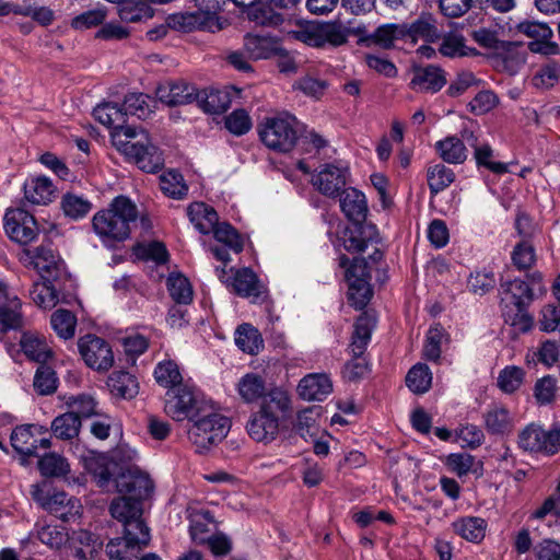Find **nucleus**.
Masks as SVG:
<instances>
[{
    "instance_id": "f257e3e1",
    "label": "nucleus",
    "mask_w": 560,
    "mask_h": 560,
    "mask_svg": "<svg viewBox=\"0 0 560 560\" xmlns=\"http://www.w3.org/2000/svg\"><path fill=\"white\" fill-rule=\"evenodd\" d=\"M298 30L288 35H438L436 20L431 14H421L411 24H383L373 30L358 20L338 16L330 23L296 21Z\"/></svg>"
},
{
    "instance_id": "f03ea898",
    "label": "nucleus",
    "mask_w": 560,
    "mask_h": 560,
    "mask_svg": "<svg viewBox=\"0 0 560 560\" xmlns=\"http://www.w3.org/2000/svg\"><path fill=\"white\" fill-rule=\"evenodd\" d=\"M139 212L136 203L128 197H115L107 208L98 210L92 218V228L101 243L107 248L130 237L131 226L137 222Z\"/></svg>"
},
{
    "instance_id": "7ed1b4c3",
    "label": "nucleus",
    "mask_w": 560,
    "mask_h": 560,
    "mask_svg": "<svg viewBox=\"0 0 560 560\" xmlns=\"http://www.w3.org/2000/svg\"><path fill=\"white\" fill-rule=\"evenodd\" d=\"M291 410L292 401L288 392L279 387L271 388L247 421L248 435L258 443H271L278 438L280 424Z\"/></svg>"
},
{
    "instance_id": "20e7f679",
    "label": "nucleus",
    "mask_w": 560,
    "mask_h": 560,
    "mask_svg": "<svg viewBox=\"0 0 560 560\" xmlns=\"http://www.w3.org/2000/svg\"><path fill=\"white\" fill-rule=\"evenodd\" d=\"M113 144L147 173H156L164 165L162 152L143 129L120 128L113 135Z\"/></svg>"
},
{
    "instance_id": "39448f33",
    "label": "nucleus",
    "mask_w": 560,
    "mask_h": 560,
    "mask_svg": "<svg viewBox=\"0 0 560 560\" xmlns=\"http://www.w3.org/2000/svg\"><path fill=\"white\" fill-rule=\"evenodd\" d=\"M375 326L376 319L369 313H363L357 318L349 345L351 359L342 370L345 380L357 382L369 372L370 364L365 353Z\"/></svg>"
},
{
    "instance_id": "423d86ee",
    "label": "nucleus",
    "mask_w": 560,
    "mask_h": 560,
    "mask_svg": "<svg viewBox=\"0 0 560 560\" xmlns=\"http://www.w3.org/2000/svg\"><path fill=\"white\" fill-rule=\"evenodd\" d=\"M300 121L289 113L267 117L258 126L261 142L270 150L288 153L296 144L300 133Z\"/></svg>"
},
{
    "instance_id": "0eeeda50",
    "label": "nucleus",
    "mask_w": 560,
    "mask_h": 560,
    "mask_svg": "<svg viewBox=\"0 0 560 560\" xmlns=\"http://www.w3.org/2000/svg\"><path fill=\"white\" fill-rule=\"evenodd\" d=\"M188 430V436L196 446L197 452L202 453L220 443L230 430V420L221 413L206 406L205 410L196 416Z\"/></svg>"
},
{
    "instance_id": "6e6552de",
    "label": "nucleus",
    "mask_w": 560,
    "mask_h": 560,
    "mask_svg": "<svg viewBox=\"0 0 560 560\" xmlns=\"http://www.w3.org/2000/svg\"><path fill=\"white\" fill-rule=\"evenodd\" d=\"M109 512L115 520L122 523L126 538L130 545L149 544L150 529L141 518V502L120 497L112 501Z\"/></svg>"
},
{
    "instance_id": "1a4fd4ad",
    "label": "nucleus",
    "mask_w": 560,
    "mask_h": 560,
    "mask_svg": "<svg viewBox=\"0 0 560 560\" xmlns=\"http://www.w3.org/2000/svg\"><path fill=\"white\" fill-rule=\"evenodd\" d=\"M206 402L199 397L194 387L179 385L167 389L165 394V412L176 421L195 419L205 410Z\"/></svg>"
},
{
    "instance_id": "9d476101",
    "label": "nucleus",
    "mask_w": 560,
    "mask_h": 560,
    "mask_svg": "<svg viewBox=\"0 0 560 560\" xmlns=\"http://www.w3.org/2000/svg\"><path fill=\"white\" fill-rule=\"evenodd\" d=\"M518 446L525 452L553 455L560 451V428L545 430L530 423L520 432Z\"/></svg>"
},
{
    "instance_id": "9b49d317",
    "label": "nucleus",
    "mask_w": 560,
    "mask_h": 560,
    "mask_svg": "<svg viewBox=\"0 0 560 560\" xmlns=\"http://www.w3.org/2000/svg\"><path fill=\"white\" fill-rule=\"evenodd\" d=\"M346 281L348 283V300L357 310H362L372 298L370 285V270L365 259L354 258L346 268Z\"/></svg>"
},
{
    "instance_id": "f8f14e48",
    "label": "nucleus",
    "mask_w": 560,
    "mask_h": 560,
    "mask_svg": "<svg viewBox=\"0 0 560 560\" xmlns=\"http://www.w3.org/2000/svg\"><path fill=\"white\" fill-rule=\"evenodd\" d=\"M78 348L85 364L97 372H107L114 365L112 347L101 337L85 335L79 339Z\"/></svg>"
},
{
    "instance_id": "ddd939ff",
    "label": "nucleus",
    "mask_w": 560,
    "mask_h": 560,
    "mask_svg": "<svg viewBox=\"0 0 560 560\" xmlns=\"http://www.w3.org/2000/svg\"><path fill=\"white\" fill-rule=\"evenodd\" d=\"M165 25L170 30L179 33H217L223 30L217 16L200 11L171 14L166 18Z\"/></svg>"
},
{
    "instance_id": "4468645a",
    "label": "nucleus",
    "mask_w": 560,
    "mask_h": 560,
    "mask_svg": "<svg viewBox=\"0 0 560 560\" xmlns=\"http://www.w3.org/2000/svg\"><path fill=\"white\" fill-rule=\"evenodd\" d=\"M139 454L137 450L128 444H119L112 453V463H107L104 457L100 458L95 464H89V469L97 479V483L104 487L114 477L110 465L119 466L120 471L128 468V466L137 465Z\"/></svg>"
},
{
    "instance_id": "2eb2a0df",
    "label": "nucleus",
    "mask_w": 560,
    "mask_h": 560,
    "mask_svg": "<svg viewBox=\"0 0 560 560\" xmlns=\"http://www.w3.org/2000/svg\"><path fill=\"white\" fill-rule=\"evenodd\" d=\"M117 491L128 494L127 498L141 502L150 495L153 490V482L149 475L141 470L138 465L128 466L115 477Z\"/></svg>"
},
{
    "instance_id": "dca6fc26",
    "label": "nucleus",
    "mask_w": 560,
    "mask_h": 560,
    "mask_svg": "<svg viewBox=\"0 0 560 560\" xmlns=\"http://www.w3.org/2000/svg\"><path fill=\"white\" fill-rule=\"evenodd\" d=\"M3 226L8 236L20 244L32 243L38 234L35 218L23 209H10L5 212Z\"/></svg>"
},
{
    "instance_id": "f3484780",
    "label": "nucleus",
    "mask_w": 560,
    "mask_h": 560,
    "mask_svg": "<svg viewBox=\"0 0 560 560\" xmlns=\"http://www.w3.org/2000/svg\"><path fill=\"white\" fill-rule=\"evenodd\" d=\"M107 10L105 8H95L82 12L71 20V27L75 32H86L94 27L102 26L96 35H128L129 31L122 28L117 23H105Z\"/></svg>"
},
{
    "instance_id": "a211bd4d",
    "label": "nucleus",
    "mask_w": 560,
    "mask_h": 560,
    "mask_svg": "<svg viewBox=\"0 0 560 560\" xmlns=\"http://www.w3.org/2000/svg\"><path fill=\"white\" fill-rule=\"evenodd\" d=\"M348 168L335 164H324L312 176V185L323 195L335 198L340 195L347 184Z\"/></svg>"
},
{
    "instance_id": "6ab92c4d",
    "label": "nucleus",
    "mask_w": 560,
    "mask_h": 560,
    "mask_svg": "<svg viewBox=\"0 0 560 560\" xmlns=\"http://www.w3.org/2000/svg\"><path fill=\"white\" fill-rule=\"evenodd\" d=\"M217 242L221 243L223 247L215 246L211 248L213 256L228 264L230 261L229 250L238 254L243 250L244 242L240 233L228 222H218L215 228L211 231Z\"/></svg>"
},
{
    "instance_id": "aec40b11",
    "label": "nucleus",
    "mask_w": 560,
    "mask_h": 560,
    "mask_svg": "<svg viewBox=\"0 0 560 560\" xmlns=\"http://www.w3.org/2000/svg\"><path fill=\"white\" fill-rule=\"evenodd\" d=\"M22 260L25 265L33 266L44 279L54 277L61 262L59 255L49 245L24 249Z\"/></svg>"
},
{
    "instance_id": "412c9836",
    "label": "nucleus",
    "mask_w": 560,
    "mask_h": 560,
    "mask_svg": "<svg viewBox=\"0 0 560 560\" xmlns=\"http://www.w3.org/2000/svg\"><path fill=\"white\" fill-rule=\"evenodd\" d=\"M215 271L220 280L228 282L240 296L258 299L261 294L259 280L256 273L249 268H242L235 271L231 269V271H233L231 281L224 280V275L226 273L224 268H217Z\"/></svg>"
},
{
    "instance_id": "4be33fe9",
    "label": "nucleus",
    "mask_w": 560,
    "mask_h": 560,
    "mask_svg": "<svg viewBox=\"0 0 560 560\" xmlns=\"http://www.w3.org/2000/svg\"><path fill=\"white\" fill-rule=\"evenodd\" d=\"M446 84L444 71L436 66L413 67L409 88L418 93H436Z\"/></svg>"
},
{
    "instance_id": "5701e85b",
    "label": "nucleus",
    "mask_w": 560,
    "mask_h": 560,
    "mask_svg": "<svg viewBox=\"0 0 560 560\" xmlns=\"http://www.w3.org/2000/svg\"><path fill=\"white\" fill-rule=\"evenodd\" d=\"M46 431L45 427L37 424L18 425L11 433V445L24 457L37 456V436Z\"/></svg>"
},
{
    "instance_id": "b1692460",
    "label": "nucleus",
    "mask_w": 560,
    "mask_h": 560,
    "mask_svg": "<svg viewBox=\"0 0 560 560\" xmlns=\"http://www.w3.org/2000/svg\"><path fill=\"white\" fill-rule=\"evenodd\" d=\"M155 94L160 102L177 106L195 102L197 89L185 81L167 82L159 85Z\"/></svg>"
},
{
    "instance_id": "393cba45",
    "label": "nucleus",
    "mask_w": 560,
    "mask_h": 560,
    "mask_svg": "<svg viewBox=\"0 0 560 560\" xmlns=\"http://www.w3.org/2000/svg\"><path fill=\"white\" fill-rule=\"evenodd\" d=\"M21 302L9 292L5 283L0 281V331L5 332L22 326Z\"/></svg>"
},
{
    "instance_id": "a878e982",
    "label": "nucleus",
    "mask_w": 560,
    "mask_h": 560,
    "mask_svg": "<svg viewBox=\"0 0 560 560\" xmlns=\"http://www.w3.org/2000/svg\"><path fill=\"white\" fill-rule=\"evenodd\" d=\"M478 45L488 50V56L503 61L524 62L525 57L520 52L521 42L500 40L499 37H474Z\"/></svg>"
},
{
    "instance_id": "bb28decb",
    "label": "nucleus",
    "mask_w": 560,
    "mask_h": 560,
    "mask_svg": "<svg viewBox=\"0 0 560 560\" xmlns=\"http://www.w3.org/2000/svg\"><path fill=\"white\" fill-rule=\"evenodd\" d=\"M23 191L28 203L46 206L54 200L56 187L46 176H31L24 182Z\"/></svg>"
},
{
    "instance_id": "cd10ccee",
    "label": "nucleus",
    "mask_w": 560,
    "mask_h": 560,
    "mask_svg": "<svg viewBox=\"0 0 560 560\" xmlns=\"http://www.w3.org/2000/svg\"><path fill=\"white\" fill-rule=\"evenodd\" d=\"M483 423L488 433L505 435L513 431L515 418L503 405L493 404L483 413Z\"/></svg>"
},
{
    "instance_id": "c85d7f7f",
    "label": "nucleus",
    "mask_w": 560,
    "mask_h": 560,
    "mask_svg": "<svg viewBox=\"0 0 560 560\" xmlns=\"http://www.w3.org/2000/svg\"><path fill=\"white\" fill-rule=\"evenodd\" d=\"M332 392V383L327 374H308L299 385L298 393L304 400H324Z\"/></svg>"
},
{
    "instance_id": "c756f323",
    "label": "nucleus",
    "mask_w": 560,
    "mask_h": 560,
    "mask_svg": "<svg viewBox=\"0 0 560 560\" xmlns=\"http://www.w3.org/2000/svg\"><path fill=\"white\" fill-rule=\"evenodd\" d=\"M244 50L248 59L273 58L283 52L280 37H245Z\"/></svg>"
},
{
    "instance_id": "7c9ffc66",
    "label": "nucleus",
    "mask_w": 560,
    "mask_h": 560,
    "mask_svg": "<svg viewBox=\"0 0 560 560\" xmlns=\"http://www.w3.org/2000/svg\"><path fill=\"white\" fill-rule=\"evenodd\" d=\"M340 208L345 215L354 223H361L368 214V202L363 192L349 187L340 195Z\"/></svg>"
},
{
    "instance_id": "2f4dec72",
    "label": "nucleus",
    "mask_w": 560,
    "mask_h": 560,
    "mask_svg": "<svg viewBox=\"0 0 560 560\" xmlns=\"http://www.w3.org/2000/svg\"><path fill=\"white\" fill-rule=\"evenodd\" d=\"M438 155L447 164H463L468 156L464 141L456 136H447L434 144Z\"/></svg>"
},
{
    "instance_id": "473e14b6",
    "label": "nucleus",
    "mask_w": 560,
    "mask_h": 560,
    "mask_svg": "<svg viewBox=\"0 0 560 560\" xmlns=\"http://www.w3.org/2000/svg\"><path fill=\"white\" fill-rule=\"evenodd\" d=\"M187 213L195 229L201 234H210L219 222L214 208L205 202H192Z\"/></svg>"
},
{
    "instance_id": "72a5a7b5",
    "label": "nucleus",
    "mask_w": 560,
    "mask_h": 560,
    "mask_svg": "<svg viewBox=\"0 0 560 560\" xmlns=\"http://www.w3.org/2000/svg\"><path fill=\"white\" fill-rule=\"evenodd\" d=\"M20 346L23 353L32 361L45 363L51 355V349L44 336L26 331L22 335Z\"/></svg>"
},
{
    "instance_id": "f704fd0d",
    "label": "nucleus",
    "mask_w": 560,
    "mask_h": 560,
    "mask_svg": "<svg viewBox=\"0 0 560 560\" xmlns=\"http://www.w3.org/2000/svg\"><path fill=\"white\" fill-rule=\"evenodd\" d=\"M236 390L241 399L247 404L255 402L267 396L266 381L257 373H246L243 375L237 384Z\"/></svg>"
},
{
    "instance_id": "c9c22d12",
    "label": "nucleus",
    "mask_w": 560,
    "mask_h": 560,
    "mask_svg": "<svg viewBox=\"0 0 560 560\" xmlns=\"http://www.w3.org/2000/svg\"><path fill=\"white\" fill-rule=\"evenodd\" d=\"M199 108L208 114H222L231 106V95L225 90H203L198 92L196 100Z\"/></svg>"
},
{
    "instance_id": "e433bc0d",
    "label": "nucleus",
    "mask_w": 560,
    "mask_h": 560,
    "mask_svg": "<svg viewBox=\"0 0 560 560\" xmlns=\"http://www.w3.org/2000/svg\"><path fill=\"white\" fill-rule=\"evenodd\" d=\"M453 530L467 541L478 544L487 530V522L478 516H464L452 523Z\"/></svg>"
},
{
    "instance_id": "4c0bfd02",
    "label": "nucleus",
    "mask_w": 560,
    "mask_h": 560,
    "mask_svg": "<svg viewBox=\"0 0 560 560\" xmlns=\"http://www.w3.org/2000/svg\"><path fill=\"white\" fill-rule=\"evenodd\" d=\"M463 138L469 141V139H474L475 142L470 143L474 148V158L476 160L477 166L486 167L490 172L494 174H504L508 172V165L501 162H495L492 160L494 156V152L489 143H477V139H475L474 133L471 131L465 130L463 132Z\"/></svg>"
},
{
    "instance_id": "58836bf2",
    "label": "nucleus",
    "mask_w": 560,
    "mask_h": 560,
    "mask_svg": "<svg viewBox=\"0 0 560 560\" xmlns=\"http://www.w3.org/2000/svg\"><path fill=\"white\" fill-rule=\"evenodd\" d=\"M93 115L98 122L113 129L112 137L118 129L129 127L124 125L126 113L116 103L106 102L97 105L93 110Z\"/></svg>"
},
{
    "instance_id": "ea45409f",
    "label": "nucleus",
    "mask_w": 560,
    "mask_h": 560,
    "mask_svg": "<svg viewBox=\"0 0 560 560\" xmlns=\"http://www.w3.org/2000/svg\"><path fill=\"white\" fill-rule=\"evenodd\" d=\"M107 386L116 397L131 399L138 394V382L129 372H114L108 377Z\"/></svg>"
},
{
    "instance_id": "a19ab883",
    "label": "nucleus",
    "mask_w": 560,
    "mask_h": 560,
    "mask_svg": "<svg viewBox=\"0 0 560 560\" xmlns=\"http://www.w3.org/2000/svg\"><path fill=\"white\" fill-rule=\"evenodd\" d=\"M71 540L73 544L81 546L75 550V557L81 560L93 558L103 546V540L97 535L86 529L73 530Z\"/></svg>"
},
{
    "instance_id": "79ce46f5",
    "label": "nucleus",
    "mask_w": 560,
    "mask_h": 560,
    "mask_svg": "<svg viewBox=\"0 0 560 560\" xmlns=\"http://www.w3.org/2000/svg\"><path fill=\"white\" fill-rule=\"evenodd\" d=\"M455 178L454 171L443 163L430 165L427 170V182L432 195L445 190L454 183Z\"/></svg>"
},
{
    "instance_id": "37998d69",
    "label": "nucleus",
    "mask_w": 560,
    "mask_h": 560,
    "mask_svg": "<svg viewBox=\"0 0 560 560\" xmlns=\"http://www.w3.org/2000/svg\"><path fill=\"white\" fill-rule=\"evenodd\" d=\"M235 345L248 354H257L264 348V340L255 327L250 324L238 326L235 331Z\"/></svg>"
},
{
    "instance_id": "c03bdc74",
    "label": "nucleus",
    "mask_w": 560,
    "mask_h": 560,
    "mask_svg": "<svg viewBox=\"0 0 560 560\" xmlns=\"http://www.w3.org/2000/svg\"><path fill=\"white\" fill-rule=\"evenodd\" d=\"M433 375L425 363L415 364L406 375L407 387L417 395L427 393L432 386Z\"/></svg>"
},
{
    "instance_id": "a18cd8bd",
    "label": "nucleus",
    "mask_w": 560,
    "mask_h": 560,
    "mask_svg": "<svg viewBox=\"0 0 560 560\" xmlns=\"http://www.w3.org/2000/svg\"><path fill=\"white\" fill-rule=\"evenodd\" d=\"M155 100L151 96L143 93H129L125 96L121 108L126 116L132 115L145 119L153 112Z\"/></svg>"
},
{
    "instance_id": "49530a36",
    "label": "nucleus",
    "mask_w": 560,
    "mask_h": 560,
    "mask_svg": "<svg viewBox=\"0 0 560 560\" xmlns=\"http://www.w3.org/2000/svg\"><path fill=\"white\" fill-rule=\"evenodd\" d=\"M166 285L171 298L177 304L187 305L192 301L194 291L192 287L184 275L179 272H172L167 277Z\"/></svg>"
},
{
    "instance_id": "de8ad7c7",
    "label": "nucleus",
    "mask_w": 560,
    "mask_h": 560,
    "mask_svg": "<svg viewBox=\"0 0 560 560\" xmlns=\"http://www.w3.org/2000/svg\"><path fill=\"white\" fill-rule=\"evenodd\" d=\"M160 188L164 195L177 200L185 198L188 194V186L183 175L174 170L166 171L160 176Z\"/></svg>"
},
{
    "instance_id": "09e8293b",
    "label": "nucleus",
    "mask_w": 560,
    "mask_h": 560,
    "mask_svg": "<svg viewBox=\"0 0 560 560\" xmlns=\"http://www.w3.org/2000/svg\"><path fill=\"white\" fill-rule=\"evenodd\" d=\"M81 420L74 412H66L54 419L51 431L56 438L71 440L79 434Z\"/></svg>"
},
{
    "instance_id": "8fccbe9b",
    "label": "nucleus",
    "mask_w": 560,
    "mask_h": 560,
    "mask_svg": "<svg viewBox=\"0 0 560 560\" xmlns=\"http://www.w3.org/2000/svg\"><path fill=\"white\" fill-rule=\"evenodd\" d=\"M119 16L124 22L138 23L151 19L153 10L144 1L125 0L119 9Z\"/></svg>"
},
{
    "instance_id": "3c124183",
    "label": "nucleus",
    "mask_w": 560,
    "mask_h": 560,
    "mask_svg": "<svg viewBox=\"0 0 560 560\" xmlns=\"http://www.w3.org/2000/svg\"><path fill=\"white\" fill-rule=\"evenodd\" d=\"M148 544L130 545L124 532L122 538L110 539L106 546V553L110 560H132L136 553Z\"/></svg>"
},
{
    "instance_id": "603ef678",
    "label": "nucleus",
    "mask_w": 560,
    "mask_h": 560,
    "mask_svg": "<svg viewBox=\"0 0 560 560\" xmlns=\"http://www.w3.org/2000/svg\"><path fill=\"white\" fill-rule=\"evenodd\" d=\"M50 324L55 332L67 340L75 334L77 317L72 312L59 308L51 314Z\"/></svg>"
},
{
    "instance_id": "864d4df0",
    "label": "nucleus",
    "mask_w": 560,
    "mask_h": 560,
    "mask_svg": "<svg viewBox=\"0 0 560 560\" xmlns=\"http://www.w3.org/2000/svg\"><path fill=\"white\" fill-rule=\"evenodd\" d=\"M38 469L45 477H65L70 471V465L63 456L48 453L39 458Z\"/></svg>"
},
{
    "instance_id": "5fc2aeb1",
    "label": "nucleus",
    "mask_w": 560,
    "mask_h": 560,
    "mask_svg": "<svg viewBox=\"0 0 560 560\" xmlns=\"http://www.w3.org/2000/svg\"><path fill=\"white\" fill-rule=\"evenodd\" d=\"M154 377L158 384L168 389L182 385V374L173 360L158 363L154 369Z\"/></svg>"
},
{
    "instance_id": "6e6d98bb",
    "label": "nucleus",
    "mask_w": 560,
    "mask_h": 560,
    "mask_svg": "<svg viewBox=\"0 0 560 560\" xmlns=\"http://www.w3.org/2000/svg\"><path fill=\"white\" fill-rule=\"evenodd\" d=\"M503 292L511 295L514 306H525L533 300V289L521 279L505 281L501 284Z\"/></svg>"
},
{
    "instance_id": "4d7b16f0",
    "label": "nucleus",
    "mask_w": 560,
    "mask_h": 560,
    "mask_svg": "<svg viewBox=\"0 0 560 560\" xmlns=\"http://www.w3.org/2000/svg\"><path fill=\"white\" fill-rule=\"evenodd\" d=\"M440 52L450 58L477 56L478 51L475 47L466 44L465 37H443L440 44Z\"/></svg>"
},
{
    "instance_id": "13d9d810",
    "label": "nucleus",
    "mask_w": 560,
    "mask_h": 560,
    "mask_svg": "<svg viewBox=\"0 0 560 560\" xmlns=\"http://www.w3.org/2000/svg\"><path fill=\"white\" fill-rule=\"evenodd\" d=\"M30 296L42 308H52L58 302L56 290L47 281L34 283L30 290Z\"/></svg>"
},
{
    "instance_id": "bf43d9fd",
    "label": "nucleus",
    "mask_w": 560,
    "mask_h": 560,
    "mask_svg": "<svg viewBox=\"0 0 560 560\" xmlns=\"http://www.w3.org/2000/svg\"><path fill=\"white\" fill-rule=\"evenodd\" d=\"M61 207L67 217L78 220L90 212L92 203L86 198L69 192L62 197Z\"/></svg>"
},
{
    "instance_id": "052dcab7",
    "label": "nucleus",
    "mask_w": 560,
    "mask_h": 560,
    "mask_svg": "<svg viewBox=\"0 0 560 560\" xmlns=\"http://www.w3.org/2000/svg\"><path fill=\"white\" fill-rule=\"evenodd\" d=\"M57 384L56 372L50 366L40 363L34 376L35 390L39 395H50L56 392Z\"/></svg>"
},
{
    "instance_id": "680f3d73",
    "label": "nucleus",
    "mask_w": 560,
    "mask_h": 560,
    "mask_svg": "<svg viewBox=\"0 0 560 560\" xmlns=\"http://www.w3.org/2000/svg\"><path fill=\"white\" fill-rule=\"evenodd\" d=\"M524 375L525 373L522 368L515 365L505 366L499 373L498 386L502 392L512 394L521 387Z\"/></svg>"
},
{
    "instance_id": "e2e57ef3",
    "label": "nucleus",
    "mask_w": 560,
    "mask_h": 560,
    "mask_svg": "<svg viewBox=\"0 0 560 560\" xmlns=\"http://www.w3.org/2000/svg\"><path fill=\"white\" fill-rule=\"evenodd\" d=\"M214 523L212 515L209 511L195 513L190 518L189 532L194 541L203 544L207 539V534L210 533L209 525Z\"/></svg>"
},
{
    "instance_id": "0e129e2a",
    "label": "nucleus",
    "mask_w": 560,
    "mask_h": 560,
    "mask_svg": "<svg viewBox=\"0 0 560 560\" xmlns=\"http://www.w3.org/2000/svg\"><path fill=\"white\" fill-rule=\"evenodd\" d=\"M67 405L72 409L71 412H74L79 419L98 416L97 402L91 395L80 394L72 396L67 401Z\"/></svg>"
},
{
    "instance_id": "69168bd1",
    "label": "nucleus",
    "mask_w": 560,
    "mask_h": 560,
    "mask_svg": "<svg viewBox=\"0 0 560 560\" xmlns=\"http://www.w3.org/2000/svg\"><path fill=\"white\" fill-rule=\"evenodd\" d=\"M318 412L316 408H306L298 413L295 429L298 433L306 439L316 435Z\"/></svg>"
},
{
    "instance_id": "338daca9",
    "label": "nucleus",
    "mask_w": 560,
    "mask_h": 560,
    "mask_svg": "<svg viewBox=\"0 0 560 560\" xmlns=\"http://www.w3.org/2000/svg\"><path fill=\"white\" fill-rule=\"evenodd\" d=\"M225 128L235 136H243L252 128V119L246 110L235 109L225 117Z\"/></svg>"
},
{
    "instance_id": "774afa93",
    "label": "nucleus",
    "mask_w": 560,
    "mask_h": 560,
    "mask_svg": "<svg viewBox=\"0 0 560 560\" xmlns=\"http://www.w3.org/2000/svg\"><path fill=\"white\" fill-rule=\"evenodd\" d=\"M535 560H560V542L545 538L534 546Z\"/></svg>"
}]
</instances>
